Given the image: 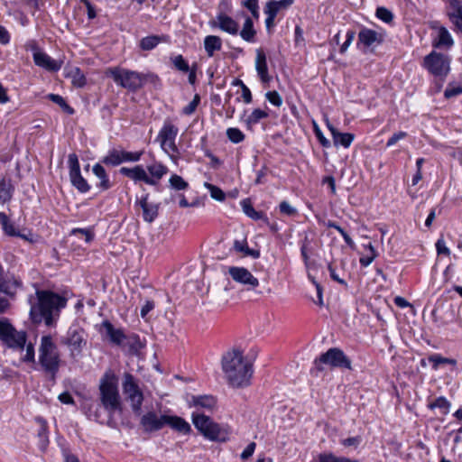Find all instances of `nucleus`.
I'll return each mask as SVG.
<instances>
[{
  "label": "nucleus",
  "instance_id": "f257e3e1",
  "mask_svg": "<svg viewBox=\"0 0 462 462\" xmlns=\"http://www.w3.org/2000/svg\"><path fill=\"white\" fill-rule=\"evenodd\" d=\"M222 370L232 387L243 388L250 384L253 367L242 351L233 349L226 352L222 356Z\"/></svg>",
  "mask_w": 462,
  "mask_h": 462
},
{
  "label": "nucleus",
  "instance_id": "f03ea898",
  "mask_svg": "<svg viewBox=\"0 0 462 462\" xmlns=\"http://www.w3.org/2000/svg\"><path fill=\"white\" fill-rule=\"evenodd\" d=\"M38 302L32 304L30 310V316L34 323H41L42 320L47 326L54 323V315L66 306L67 300L50 291H36Z\"/></svg>",
  "mask_w": 462,
  "mask_h": 462
},
{
  "label": "nucleus",
  "instance_id": "7ed1b4c3",
  "mask_svg": "<svg viewBox=\"0 0 462 462\" xmlns=\"http://www.w3.org/2000/svg\"><path fill=\"white\" fill-rule=\"evenodd\" d=\"M99 400L103 408L113 416L121 411V398L118 392L116 378L110 373H106L99 383Z\"/></svg>",
  "mask_w": 462,
  "mask_h": 462
},
{
  "label": "nucleus",
  "instance_id": "20e7f679",
  "mask_svg": "<svg viewBox=\"0 0 462 462\" xmlns=\"http://www.w3.org/2000/svg\"><path fill=\"white\" fill-rule=\"evenodd\" d=\"M60 362V355L52 337L50 335L42 337L39 346V364L52 380L59 372Z\"/></svg>",
  "mask_w": 462,
  "mask_h": 462
},
{
  "label": "nucleus",
  "instance_id": "39448f33",
  "mask_svg": "<svg viewBox=\"0 0 462 462\" xmlns=\"http://www.w3.org/2000/svg\"><path fill=\"white\" fill-rule=\"evenodd\" d=\"M192 422L195 428L210 440L224 442L228 439L227 430L214 422L209 416L199 411L192 413Z\"/></svg>",
  "mask_w": 462,
  "mask_h": 462
},
{
  "label": "nucleus",
  "instance_id": "423d86ee",
  "mask_svg": "<svg viewBox=\"0 0 462 462\" xmlns=\"http://www.w3.org/2000/svg\"><path fill=\"white\" fill-rule=\"evenodd\" d=\"M106 75L111 77L116 85L130 91H135L141 88L147 80V78L150 77V75H144L119 67L107 69Z\"/></svg>",
  "mask_w": 462,
  "mask_h": 462
},
{
  "label": "nucleus",
  "instance_id": "0eeeda50",
  "mask_svg": "<svg viewBox=\"0 0 462 462\" xmlns=\"http://www.w3.org/2000/svg\"><path fill=\"white\" fill-rule=\"evenodd\" d=\"M0 340L9 348L23 349L27 342L25 331H18L7 319H0Z\"/></svg>",
  "mask_w": 462,
  "mask_h": 462
},
{
  "label": "nucleus",
  "instance_id": "6e6552de",
  "mask_svg": "<svg viewBox=\"0 0 462 462\" xmlns=\"http://www.w3.org/2000/svg\"><path fill=\"white\" fill-rule=\"evenodd\" d=\"M179 134V128L171 121H165L161 128L156 141L159 142L161 148L168 153L171 159L175 154L179 153L178 147L175 143L176 137Z\"/></svg>",
  "mask_w": 462,
  "mask_h": 462
},
{
  "label": "nucleus",
  "instance_id": "1a4fd4ad",
  "mask_svg": "<svg viewBox=\"0 0 462 462\" xmlns=\"http://www.w3.org/2000/svg\"><path fill=\"white\" fill-rule=\"evenodd\" d=\"M322 364L328 365L331 367L352 370L351 360L337 347L329 348L327 352L323 353L319 359L315 360V366L319 371L323 369L321 367Z\"/></svg>",
  "mask_w": 462,
  "mask_h": 462
},
{
  "label": "nucleus",
  "instance_id": "9d476101",
  "mask_svg": "<svg viewBox=\"0 0 462 462\" xmlns=\"http://www.w3.org/2000/svg\"><path fill=\"white\" fill-rule=\"evenodd\" d=\"M122 387L124 393L131 403L134 413L139 415L142 411L143 394L133 374L129 373L125 374Z\"/></svg>",
  "mask_w": 462,
  "mask_h": 462
},
{
  "label": "nucleus",
  "instance_id": "9b49d317",
  "mask_svg": "<svg viewBox=\"0 0 462 462\" xmlns=\"http://www.w3.org/2000/svg\"><path fill=\"white\" fill-rule=\"evenodd\" d=\"M424 66L431 74L444 77L449 71V60L443 54L432 51L424 58Z\"/></svg>",
  "mask_w": 462,
  "mask_h": 462
},
{
  "label": "nucleus",
  "instance_id": "f8f14e48",
  "mask_svg": "<svg viewBox=\"0 0 462 462\" xmlns=\"http://www.w3.org/2000/svg\"><path fill=\"white\" fill-rule=\"evenodd\" d=\"M68 164L69 168V179L71 184L81 193L88 191L90 187L80 173L79 158L76 153L69 154Z\"/></svg>",
  "mask_w": 462,
  "mask_h": 462
},
{
  "label": "nucleus",
  "instance_id": "ddd939ff",
  "mask_svg": "<svg viewBox=\"0 0 462 462\" xmlns=\"http://www.w3.org/2000/svg\"><path fill=\"white\" fill-rule=\"evenodd\" d=\"M62 343L69 348L71 356H79L87 344L84 338V331L80 328H70Z\"/></svg>",
  "mask_w": 462,
  "mask_h": 462
},
{
  "label": "nucleus",
  "instance_id": "4468645a",
  "mask_svg": "<svg viewBox=\"0 0 462 462\" xmlns=\"http://www.w3.org/2000/svg\"><path fill=\"white\" fill-rule=\"evenodd\" d=\"M228 273L232 279L247 289H254L259 285V281L254 277L246 268L231 266L228 269Z\"/></svg>",
  "mask_w": 462,
  "mask_h": 462
},
{
  "label": "nucleus",
  "instance_id": "2eb2a0df",
  "mask_svg": "<svg viewBox=\"0 0 462 462\" xmlns=\"http://www.w3.org/2000/svg\"><path fill=\"white\" fill-rule=\"evenodd\" d=\"M167 415H158L155 411H148L141 417L140 425L144 432L162 430L166 425Z\"/></svg>",
  "mask_w": 462,
  "mask_h": 462
},
{
  "label": "nucleus",
  "instance_id": "dca6fc26",
  "mask_svg": "<svg viewBox=\"0 0 462 462\" xmlns=\"http://www.w3.org/2000/svg\"><path fill=\"white\" fill-rule=\"evenodd\" d=\"M209 24L212 28H217L231 35H236L239 32L238 23L226 14H217L214 20L209 22Z\"/></svg>",
  "mask_w": 462,
  "mask_h": 462
},
{
  "label": "nucleus",
  "instance_id": "f3484780",
  "mask_svg": "<svg viewBox=\"0 0 462 462\" xmlns=\"http://www.w3.org/2000/svg\"><path fill=\"white\" fill-rule=\"evenodd\" d=\"M119 172L122 175L131 179L134 182L143 181L149 185H156V180L150 179L149 175L142 165H135L133 168L122 167L119 170Z\"/></svg>",
  "mask_w": 462,
  "mask_h": 462
},
{
  "label": "nucleus",
  "instance_id": "a211bd4d",
  "mask_svg": "<svg viewBox=\"0 0 462 462\" xmlns=\"http://www.w3.org/2000/svg\"><path fill=\"white\" fill-rule=\"evenodd\" d=\"M383 42V35L374 30L363 28L358 33L357 44H362L365 48L380 45Z\"/></svg>",
  "mask_w": 462,
  "mask_h": 462
},
{
  "label": "nucleus",
  "instance_id": "6ab92c4d",
  "mask_svg": "<svg viewBox=\"0 0 462 462\" xmlns=\"http://www.w3.org/2000/svg\"><path fill=\"white\" fill-rule=\"evenodd\" d=\"M21 287L22 281L18 277L14 275L3 277L2 274H0V292L14 298L18 289Z\"/></svg>",
  "mask_w": 462,
  "mask_h": 462
},
{
  "label": "nucleus",
  "instance_id": "aec40b11",
  "mask_svg": "<svg viewBox=\"0 0 462 462\" xmlns=\"http://www.w3.org/2000/svg\"><path fill=\"white\" fill-rule=\"evenodd\" d=\"M255 69L258 77L263 84H268L272 77L268 73L267 59L263 49L256 50Z\"/></svg>",
  "mask_w": 462,
  "mask_h": 462
},
{
  "label": "nucleus",
  "instance_id": "412c9836",
  "mask_svg": "<svg viewBox=\"0 0 462 462\" xmlns=\"http://www.w3.org/2000/svg\"><path fill=\"white\" fill-rule=\"evenodd\" d=\"M34 63L49 71H58L60 69L62 62L51 59L44 52L36 51L33 53Z\"/></svg>",
  "mask_w": 462,
  "mask_h": 462
},
{
  "label": "nucleus",
  "instance_id": "4be33fe9",
  "mask_svg": "<svg viewBox=\"0 0 462 462\" xmlns=\"http://www.w3.org/2000/svg\"><path fill=\"white\" fill-rule=\"evenodd\" d=\"M136 204L140 206L143 210V218L147 223H152L158 216L159 207L154 203L148 201V195H144Z\"/></svg>",
  "mask_w": 462,
  "mask_h": 462
},
{
  "label": "nucleus",
  "instance_id": "5701e85b",
  "mask_svg": "<svg viewBox=\"0 0 462 462\" xmlns=\"http://www.w3.org/2000/svg\"><path fill=\"white\" fill-rule=\"evenodd\" d=\"M327 125L331 132L335 146L342 145L343 147L347 148L351 145L355 138L353 134L338 132L328 121Z\"/></svg>",
  "mask_w": 462,
  "mask_h": 462
},
{
  "label": "nucleus",
  "instance_id": "b1692460",
  "mask_svg": "<svg viewBox=\"0 0 462 462\" xmlns=\"http://www.w3.org/2000/svg\"><path fill=\"white\" fill-rule=\"evenodd\" d=\"M191 405L199 409L212 411L217 405V400L212 395L192 396Z\"/></svg>",
  "mask_w": 462,
  "mask_h": 462
},
{
  "label": "nucleus",
  "instance_id": "393cba45",
  "mask_svg": "<svg viewBox=\"0 0 462 462\" xmlns=\"http://www.w3.org/2000/svg\"><path fill=\"white\" fill-rule=\"evenodd\" d=\"M102 326L106 329V336L112 343L121 345L125 339L124 332L121 329L115 328L113 324L108 320L104 321Z\"/></svg>",
  "mask_w": 462,
  "mask_h": 462
},
{
  "label": "nucleus",
  "instance_id": "a878e982",
  "mask_svg": "<svg viewBox=\"0 0 462 462\" xmlns=\"http://www.w3.org/2000/svg\"><path fill=\"white\" fill-rule=\"evenodd\" d=\"M92 171L95 174V176L99 180V183L97 185V187L100 189V190L105 191L112 187V184L106 172V170L101 164H95L92 168Z\"/></svg>",
  "mask_w": 462,
  "mask_h": 462
},
{
  "label": "nucleus",
  "instance_id": "bb28decb",
  "mask_svg": "<svg viewBox=\"0 0 462 462\" xmlns=\"http://www.w3.org/2000/svg\"><path fill=\"white\" fill-rule=\"evenodd\" d=\"M222 48V40L217 35H208L204 39V49L208 57H213L216 51Z\"/></svg>",
  "mask_w": 462,
  "mask_h": 462
},
{
  "label": "nucleus",
  "instance_id": "cd10ccee",
  "mask_svg": "<svg viewBox=\"0 0 462 462\" xmlns=\"http://www.w3.org/2000/svg\"><path fill=\"white\" fill-rule=\"evenodd\" d=\"M166 425L181 433H189L191 430L190 425L182 418L167 415Z\"/></svg>",
  "mask_w": 462,
  "mask_h": 462
},
{
  "label": "nucleus",
  "instance_id": "c85d7f7f",
  "mask_svg": "<svg viewBox=\"0 0 462 462\" xmlns=\"http://www.w3.org/2000/svg\"><path fill=\"white\" fill-rule=\"evenodd\" d=\"M449 4L453 9V12L449 13V18L462 32V5L458 0H450Z\"/></svg>",
  "mask_w": 462,
  "mask_h": 462
},
{
  "label": "nucleus",
  "instance_id": "c756f323",
  "mask_svg": "<svg viewBox=\"0 0 462 462\" xmlns=\"http://www.w3.org/2000/svg\"><path fill=\"white\" fill-rule=\"evenodd\" d=\"M14 187L10 179L3 177L0 180V203L5 204L11 200L13 197Z\"/></svg>",
  "mask_w": 462,
  "mask_h": 462
},
{
  "label": "nucleus",
  "instance_id": "7c9ffc66",
  "mask_svg": "<svg viewBox=\"0 0 462 462\" xmlns=\"http://www.w3.org/2000/svg\"><path fill=\"white\" fill-rule=\"evenodd\" d=\"M167 36L162 35H150L143 37L140 41V48L143 51H152L153 50L160 42H166Z\"/></svg>",
  "mask_w": 462,
  "mask_h": 462
},
{
  "label": "nucleus",
  "instance_id": "2f4dec72",
  "mask_svg": "<svg viewBox=\"0 0 462 462\" xmlns=\"http://www.w3.org/2000/svg\"><path fill=\"white\" fill-rule=\"evenodd\" d=\"M241 206L244 213L250 218L254 220L263 219L266 223H268V218L264 215V213L261 211H256L249 199L242 200Z\"/></svg>",
  "mask_w": 462,
  "mask_h": 462
},
{
  "label": "nucleus",
  "instance_id": "473e14b6",
  "mask_svg": "<svg viewBox=\"0 0 462 462\" xmlns=\"http://www.w3.org/2000/svg\"><path fill=\"white\" fill-rule=\"evenodd\" d=\"M241 38L247 42H254L255 40L256 31L254 29V23L250 17H246L243 24V28L239 32Z\"/></svg>",
  "mask_w": 462,
  "mask_h": 462
},
{
  "label": "nucleus",
  "instance_id": "72a5a7b5",
  "mask_svg": "<svg viewBox=\"0 0 462 462\" xmlns=\"http://www.w3.org/2000/svg\"><path fill=\"white\" fill-rule=\"evenodd\" d=\"M147 171L150 173V179L155 180L156 184L168 172L167 167L157 162L148 165Z\"/></svg>",
  "mask_w": 462,
  "mask_h": 462
},
{
  "label": "nucleus",
  "instance_id": "f704fd0d",
  "mask_svg": "<svg viewBox=\"0 0 462 462\" xmlns=\"http://www.w3.org/2000/svg\"><path fill=\"white\" fill-rule=\"evenodd\" d=\"M0 225L4 233L8 236H20V232L15 228L14 224L10 221L7 215L4 212H0Z\"/></svg>",
  "mask_w": 462,
  "mask_h": 462
},
{
  "label": "nucleus",
  "instance_id": "c9c22d12",
  "mask_svg": "<svg viewBox=\"0 0 462 462\" xmlns=\"http://www.w3.org/2000/svg\"><path fill=\"white\" fill-rule=\"evenodd\" d=\"M123 150L112 149L102 159V162L106 165L117 166L123 162Z\"/></svg>",
  "mask_w": 462,
  "mask_h": 462
},
{
  "label": "nucleus",
  "instance_id": "e433bc0d",
  "mask_svg": "<svg viewBox=\"0 0 462 462\" xmlns=\"http://www.w3.org/2000/svg\"><path fill=\"white\" fill-rule=\"evenodd\" d=\"M453 39L448 31L445 27H440L438 32V42L435 43V46L450 47L453 45Z\"/></svg>",
  "mask_w": 462,
  "mask_h": 462
},
{
  "label": "nucleus",
  "instance_id": "4c0bfd02",
  "mask_svg": "<svg viewBox=\"0 0 462 462\" xmlns=\"http://www.w3.org/2000/svg\"><path fill=\"white\" fill-rule=\"evenodd\" d=\"M429 361L433 364V369H438L439 365H457V360L453 358L443 357L439 354L429 356Z\"/></svg>",
  "mask_w": 462,
  "mask_h": 462
},
{
  "label": "nucleus",
  "instance_id": "58836bf2",
  "mask_svg": "<svg viewBox=\"0 0 462 462\" xmlns=\"http://www.w3.org/2000/svg\"><path fill=\"white\" fill-rule=\"evenodd\" d=\"M48 98L51 100L53 103L59 105L64 112H66L69 115L74 114V109L67 104L65 99L57 94H49Z\"/></svg>",
  "mask_w": 462,
  "mask_h": 462
},
{
  "label": "nucleus",
  "instance_id": "ea45409f",
  "mask_svg": "<svg viewBox=\"0 0 462 462\" xmlns=\"http://www.w3.org/2000/svg\"><path fill=\"white\" fill-rule=\"evenodd\" d=\"M450 402L445 397H438L434 402H430L428 407L430 410H434L436 408L443 410L444 414H448L450 408Z\"/></svg>",
  "mask_w": 462,
  "mask_h": 462
},
{
  "label": "nucleus",
  "instance_id": "a19ab883",
  "mask_svg": "<svg viewBox=\"0 0 462 462\" xmlns=\"http://www.w3.org/2000/svg\"><path fill=\"white\" fill-rule=\"evenodd\" d=\"M170 185L176 190H184L189 187V184L184 179L177 174L171 175L169 180Z\"/></svg>",
  "mask_w": 462,
  "mask_h": 462
},
{
  "label": "nucleus",
  "instance_id": "79ce46f5",
  "mask_svg": "<svg viewBox=\"0 0 462 462\" xmlns=\"http://www.w3.org/2000/svg\"><path fill=\"white\" fill-rule=\"evenodd\" d=\"M204 187L210 192L212 199L217 201H223L225 199L226 195L220 188L208 182H205Z\"/></svg>",
  "mask_w": 462,
  "mask_h": 462
},
{
  "label": "nucleus",
  "instance_id": "37998d69",
  "mask_svg": "<svg viewBox=\"0 0 462 462\" xmlns=\"http://www.w3.org/2000/svg\"><path fill=\"white\" fill-rule=\"evenodd\" d=\"M71 78L73 86L82 88L86 85V78L79 68H75L71 71Z\"/></svg>",
  "mask_w": 462,
  "mask_h": 462
},
{
  "label": "nucleus",
  "instance_id": "c03bdc74",
  "mask_svg": "<svg viewBox=\"0 0 462 462\" xmlns=\"http://www.w3.org/2000/svg\"><path fill=\"white\" fill-rule=\"evenodd\" d=\"M319 462H357L344 457H336L333 454H320Z\"/></svg>",
  "mask_w": 462,
  "mask_h": 462
},
{
  "label": "nucleus",
  "instance_id": "a18cd8bd",
  "mask_svg": "<svg viewBox=\"0 0 462 462\" xmlns=\"http://www.w3.org/2000/svg\"><path fill=\"white\" fill-rule=\"evenodd\" d=\"M226 135L234 143H239L245 139V134L238 128H228L226 130Z\"/></svg>",
  "mask_w": 462,
  "mask_h": 462
},
{
  "label": "nucleus",
  "instance_id": "49530a36",
  "mask_svg": "<svg viewBox=\"0 0 462 462\" xmlns=\"http://www.w3.org/2000/svg\"><path fill=\"white\" fill-rule=\"evenodd\" d=\"M171 61L178 70L181 72H188L189 70V66L182 55L180 54L172 57Z\"/></svg>",
  "mask_w": 462,
  "mask_h": 462
},
{
  "label": "nucleus",
  "instance_id": "de8ad7c7",
  "mask_svg": "<svg viewBox=\"0 0 462 462\" xmlns=\"http://www.w3.org/2000/svg\"><path fill=\"white\" fill-rule=\"evenodd\" d=\"M242 5L246 7L252 14L254 19H259V5L258 0H245Z\"/></svg>",
  "mask_w": 462,
  "mask_h": 462
},
{
  "label": "nucleus",
  "instance_id": "09e8293b",
  "mask_svg": "<svg viewBox=\"0 0 462 462\" xmlns=\"http://www.w3.org/2000/svg\"><path fill=\"white\" fill-rule=\"evenodd\" d=\"M143 154V151L139 152H126L123 150V162H136L140 161L142 155Z\"/></svg>",
  "mask_w": 462,
  "mask_h": 462
},
{
  "label": "nucleus",
  "instance_id": "8fccbe9b",
  "mask_svg": "<svg viewBox=\"0 0 462 462\" xmlns=\"http://www.w3.org/2000/svg\"><path fill=\"white\" fill-rule=\"evenodd\" d=\"M267 116H268L267 112H265L262 109L256 108L251 113V115L248 116L247 120H248V123H250V124H256L261 119L266 118Z\"/></svg>",
  "mask_w": 462,
  "mask_h": 462
},
{
  "label": "nucleus",
  "instance_id": "3c124183",
  "mask_svg": "<svg viewBox=\"0 0 462 462\" xmlns=\"http://www.w3.org/2000/svg\"><path fill=\"white\" fill-rule=\"evenodd\" d=\"M265 97L271 104L277 107H280L282 105V98L275 90L266 92Z\"/></svg>",
  "mask_w": 462,
  "mask_h": 462
},
{
  "label": "nucleus",
  "instance_id": "603ef678",
  "mask_svg": "<svg viewBox=\"0 0 462 462\" xmlns=\"http://www.w3.org/2000/svg\"><path fill=\"white\" fill-rule=\"evenodd\" d=\"M376 16L385 23H390L393 19L392 12L385 7H378L376 9Z\"/></svg>",
  "mask_w": 462,
  "mask_h": 462
},
{
  "label": "nucleus",
  "instance_id": "864d4df0",
  "mask_svg": "<svg viewBox=\"0 0 462 462\" xmlns=\"http://www.w3.org/2000/svg\"><path fill=\"white\" fill-rule=\"evenodd\" d=\"M26 353L24 356L22 358L23 362L30 363L34 362L35 360V353H34V346L32 343L25 344Z\"/></svg>",
  "mask_w": 462,
  "mask_h": 462
},
{
  "label": "nucleus",
  "instance_id": "5fc2aeb1",
  "mask_svg": "<svg viewBox=\"0 0 462 462\" xmlns=\"http://www.w3.org/2000/svg\"><path fill=\"white\" fill-rule=\"evenodd\" d=\"M313 130L320 144L323 147H329L330 142L324 136L323 133L321 132V130L319 129V125L316 123H313Z\"/></svg>",
  "mask_w": 462,
  "mask_h": 462
},
{
  "label": "nucleus",
  "instance_id": "6e6d98bb",
  "mask_svg": "<svg viewBox=\"0 0 462 462\" xmlns=\"http://www.w3.org/2000/svg\"><path fill=\"white\" fill-rule=\"evenodd\" d=\"M355 36H356V32L352 30H349L347 31L346 34V41L345 42L340 46V50L339 51L341 53H345L348 47L351 45V43L353 42L354 39H355Z\"/></svg>",
  "mask_w": 462,
  "mask_h": 462
},
{
  "label": "nucleus",
  "instance_id": "4d7b16f0",
  "mask_svg": "<svg viewBox=\"0 0 462 462\" xmlns=\"http://www.w3.org/2000/svg\"><path fill=\"white\" fill-rule=\"evenodd\" d=\"M199 97L198 95H196L194 97L193 100L190 101L185 107H183V110H182L183 114L188 115V116L193 114L199 105Z\"/></svg>",
  "mask_w": 462,
  "mask_h": 462
},
{
  "label": "nucleus",
  "instance_id": "13d9d810",
  "mask_svg": "<svg viewBox=\"0 0 462 462\" xmlns=\"http://www.w3.org/2000/svg\"><path fill=\"white\" fill-rule=\"evenodd\" d=\"M406 136H407V133L406 132L400 131V132L394 133L392 135V137L389 138V140L387 141L386 146L387 147H392L398 141L404 139Z\"/></svg>",
  "mask_w": 462,
  "mask_h": 462
},
{
  "label": "nucleus",
  "instance_id": "bf43d9fd",
  "mask_svg": "<svg viewBox=\"0 0 462 462\" xmlns=\"http://www.w3.org/2000/svg\"><path fill=\"white\" fill-rule=\"evenodd\" d=\"M459 94H462V87L448 86L444 91L446 98H451Z\"/></svg>",
  "mask_w": 462,
  "mask_h": 462
},
{
  "label": "nucleus",
  "instance_id": "052dcab7",
  "mask_svg": "<svg viewBox=\"0 0 462 462\" xmlns=\"http://www.w3.org/2000/svg\"><path fill=\"white\" fill-rule=\"evenodd\" d=\"M279 208L281 213L287 216H292L297 213V210L293 207H291L287 201H282Z\"/></svg>",
  "mask_w": 462,
  "mask_h": 462
},
{
  "label": "nucleus",
  "instance_id": "680f3d73",
  "mask_svg": "<svg viewBox=\"0 0 462 462\" xmlns=\"http://www.w3.org/2000/svg\"><path fill=\"white\" fill-rule=\"evenodd\" d=\"M361 441H362L361 437L356 436V437H350V438L342 439L341 444L344 447H356V448L361 443Z\"/></svg>",
  "mask_w": 462,
  "mask_h": 462
},
{
  "label": "nucleus",
  "instance_id": "e2e57ef3",
  "mask_svg": "<svg viewBox=\"0 0 462 462\" xmlns=\"http://www.w3.org/2000/svg\"><path fill=\"white\" fill-rule=\"evenodd\" d=\"M273 4L274 3L273 2V0L267 2L264 7V13L266 14V15L276 17L277 14L279 13V9Z\"/></svg>",
  "mask_w": 462,
  "mask_h": 462
},
{
  "label": "nucleus",
  "instance_id": "0e129e2a",
  "mask_svg": "<svg viewBox=\"0 0 462 462\" xmlns=\"http://www.w3.org/2000/svg\"><path fill=\"white\" fill-rule=\"evenodd\" d=\"M234 249L238 253H243L245 255L246 251H248L249 247L247 246V242L245 239L243 240H236L234 242Z\"/></svg>",
  "mask_w": 462,
  "mask_h": 462
},
{
  "label": "nucleus",
  "instance_id": "69168bd1",
  "mask_svg": "<svg viewBox=\"0 0 462 462\" xmlns=\"http://www.w3.org/2000/svg\"><path fill=\"white\" fill-rule=\"evenodd\" d=\"M436 249L439 254L449 255L450 250L446 246L443 238H439L436 243Z\"/></svg>",
  "mask_w": 462,
  "mask_h": 462
},
{
  "label": "nucleus",
  "instance_id": "338daca9",
  "mask_svg": "<svg viewBox=\"0 0 462 462\" xmlns=\"http://www.w3.org/2000/svg\"><path fill=\"white\" fill-rule=\"evenodd\" d=\"M256 444L254 442H251L247 445V447L244 449V451L241 453V458L242 459H247L249 458L255 450Z\"/></svg>",
  "mask_w": 462,
  "mask_h": 462
},
{
  "label": "nucleus",
  "instance_id": "774afa93",
  "mask_svg": "<svg viewBox=\"0 0 462 462\" xmlns=\"http://www.w3.org/2000/svg\"><path fill=\"white\" fill-rule=\"evenodd\" d=\"M154 308V302L152 300H146L144 305L141 309V317L145 318L146 315Z\"/></svg>",
  "mask_w": 462,
  "mask_h": 462
}]
</instances>
